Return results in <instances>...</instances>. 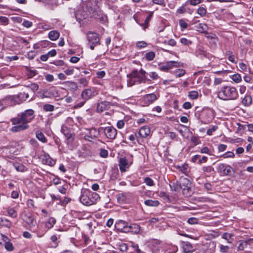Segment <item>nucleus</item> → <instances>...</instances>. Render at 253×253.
<instances>
[{
    "label": "nucleus",
    "instance_id": "nucleus-1",
    "mask_svg": "<svg viewBox=\"0 0 253 253\" xmlns=\"http://www.w3.org/2000/svg\"><path fill=\"white\" fill-rule=\"evenodd\" d=\"M35 111L33 109H27L19 114L15 118L11 119L12 124L15 126L11 128L12 132H18L28 129V123L35 118Z\"/></svg>",
    "mask_w": 253,
    "mask_h": 253
},
{
    "label": "nucleus",
    "instance_id": "nucleus-2",
    "mask_svg": "<svg viewBox=\"0 0 253 253\" xmlns=\"http://www.w3.org/2000/svg\"><path fill=\"white\" fill-rule=\"evenodd\" d=\"M218 97L223 100H236L239 97L237 89L230 85H225L221 87L217 93Z\"/></svg>",
    "mask_w": 253,
    "mask_h": 253
},
{
    "label": "nucleus",
    "instance_id": "nucleus-3",
    "mask_svg": "<svg viewBox=\"0 0 253 253\" xmlns=\"http://www.w3.org/2000/svg\"><path fill=\"white\" fill-rule=\"evenodd\" d=\"M145 74L146 72L142 69L139 71L133 70L129 74L127 75V85L132 86L137 83H145L146 80Z\"/></svg>",
    "mask_w": 253,
    "mask_h": 253
},
{
    "label": "nucleus",
    "instance_id": "nucleus-4",
    "mask_svg": "<svg viewBox=\"0 0 253 253\" xmlns=\"http://www.w3.org/2000/svg\"><path fill=\"white\" fill-rule=\"evenodd\" d=\"M100 199L99 195L95 192L84 190L81 192L80 201L84 205L90 206L96 203Z\"/></svg>",
    "mask_w": 253,
    "mask_h": 253
},
{
    "label": "nucleus",
    "instance_id": "nucleus-5",
    "mask_svg": "<svg viewBox=\"0 0 253 253\" xmlns=\"http://www.w3.org/2000/svg\"><path fill=\"white\" fill-rule=\"evenodd\" d=\"M96 93L94 89L87 88L84 89L81 93V97L83 100L82 101L76 104L74 108L75 109L79 108L82 107L85 102L89 99L92 98L96 95Z\"/></svg>",
    "mask_w": 253,
    "mask_h": 253
},
{
    "label": "nucleus",
    "instance_id": "nucleus-6",
    "mask_svg": "<svg viewBox=\"0 0 253 253\" xmlns=\"http://www.w3.org/2000/svg\"><path fill=\"white\" fill-rule=\"evenodd\" d=\"M25 101L22 92L19 93L17 95H11L4 97L3 102L7 105H13L16 104H20Z\"/></svg>",
    "mask_w": 253,
    "mask_h": 253
},
{
    "label": "nucleus",
    "instance_id": "nucleus-7",
    "mask_svg": "<svg viewBox=\"0 0 253 253\" xmlns=\"http://www.w3.org/2000/svg\"><path fill=\"white\" fill-rule=\"evenodd\" d=\"M87 45L91 50H93L95 46L100 44L98 35L96 33L88 32L87 33Z\"/></svg>",
    "mask_w": 253,
    "mask_h": 253
},
{
    "label": "nucleus",
    "instance_id": "nucleus-8",
    "mask_svg": "<svg viewBox=\"0 0 253 253\" xmlns=\"http://www.w3.org/2000/svg\"><path fill=\"white\" fill-rule=\"evenodd\" d=\"M160 70L162 71L167 72L173 67H178L180 66V63L174 61H170L159 65Z\"/></svg>",
    "mask_w": 253,
    "mask_h": 253
},
{
    "label": "nucleus",
    "instance_id": "nucleus-9",
    "mask_svg": "<svg viewBox=\"0 0 253 253\" xmlns=\"http://www.w3.org/2000/svg\"><path fill=\"white\" fill-rule=\"evenodd\" d=\"M116 229L123 233H127V227L128 223L123 220H118L115 223Z\"/></svg>",
    "mask_w": 253,
    "mask_h": 253
},
{
    "label": "nucleus",
    "instance_id": "nucleus-10",
    "mask_svg": "<svg viewBox=\"0 0 253 253\" xmlns=\"http://www.w3.org/2000/svg\"><path fill=\"white\" fill-rule=\"evenodd\" d=\"M157 99L156 95L154 93H150L145 95L142 100V103L143 106H148L153 103Z\"/></svg>",
    "mask_w": 253,
    "mask_h": 253
},
{
    "label": "nucleus",
    "instance_id": "nucleus-11",
    "mask_svg": "<svg viewBox=\"0 0 253 253\" xmlns=\"http://www.w3.org/2000/svg\"><path fill=\"white\" fill-rule=\"evenodd\" d=\"M61 131L69 142H72L73 141L74 139V134L70 128H68L66 126H63Z\"/></svg>",
    "mask_w": 253,
    "mask_h": 253
},
{
    "label": "nucleus",
    "instance_id": "nucleus-12",
    "mask_svg": "<svg viewBox=\"0 0 253 253\" xmlns=\"http://www.w3.org/2000/svg\"><path fill=\"white\" fill-rule=\"evenodd\" d=\"M104 134L105 136L110 139H114L117 134V130L113 126L105 127Z\"/></svg>",
    "mask_w": 253,
    "mask_h": 253
},
{
    "label": "nucleus",
    "instance_id": "nucleus-13",
    "mask_svg": "<svg viewBox=\"0 0 253 253\" xmlns=\"http://www.w3.org/2000/svg\"><path fill=\"white\" fill-rule=\"evenodd\" d=\"M132 163H129L126 157H121L119 159V166L122 172L126 171V169L130 166Z\"/></svg>",
    "mask_w": 253,
    "mask_h": 253
},
{
    "label": "nucleus",
    "instance_id": "nucleus-14",
    "mask_svg": "<svg viewBox=\"0 0 253 253\" xmlns=\"http://www.w3.org/2000/svg\"><path fill=\"white\" fill-rule=\"evenodd\" d=\"M180 183L182 184L181 190H182L183 194L186 196H190L191 194V188L189 186V180L187 178H184L183 182Z\"/></svg>",
    "mask_w": 253,
    "mask_h": 253
},
{
    "label": "nucleus",
    "instance_id": "nucleus-15",
    "mask_svg": "<svg viewBox=\"0 0 253 253\" xmlns=\"http://www.w3.org/2000/svg\"><path fill=\"white\" fill-rule=\"evenodd\" d=\"M24 220L28 225L29 227L32 229L35 227L37 224V221L33 216L31 214L25 215Z\"/></svg>",
    "mask_w": 253,
    "mask_h": 253
},
{
    "label": "nucleus",
    "instance_id": "nucleus-16",
    "mask_svg": "<svg viewBox=\"0 0 253 253\" xmlns=\"http://www.w3.org/2000/svg\"><path fill=\"white\" fill-rule=\"evenodd\" d=\"M127 228L128 229L127 230V233L131 232L133 234H138L140 232L141 227L136 223H131L130 225L128 224Z\"/></svg>",
    "mask_w": 253,
    "mask_h": 253
},
{
    "label": "nucleus",
    "instance_id": "nucleus-17",
    "mask_svg": "<svg viewBox=\"0 0 253 253\" xmlns=\"http://www.w3.org/2000/svg\"><path fill=\"white\" fill-rule=\"evenodd\" d=\"M151 132L150 128L147 126L141 127L138 132L139 135L141 137L145 138L148 136Z\"/></svg>",
    "mask_w": 253,
    "mask_h": 253
},
{
    "label": "nucleus",
    "instance_id": "nucleus-18",
    "mask_svg": "<svg viewBox=\"0 0 253 253\" xmlns=\"http://www.w3.org/2000/svg\"><path fill=\"white\" fill-rule=\"evenodd\" d=\"M42 162L43 164L50 166H54L55 162L48 154H44L42 156Z\"/></svg>",
    "mask_w": 253,
    "mask_h": 253
},
{
    "label": "nucleus",
    "instance_id": "nucleus-19",
    "mask_svg": "<svg viewBox=\"0 0 253 253\" xmlns=\"http://www.w3.org/2000/svg\"><path fill=\"white\" fill-rule=\"evenodd\" d=\"M181 246L184 253H190L193 250L192 245L188 242H182Z\"/></svg>",
    "mask_w": 253,
    "mask_h": 253
},
{
    "label": "nucleus",
    "instance_id": "nucleus-20",
    "mask_svg": "<svg viewBox=\"0 0 253 253\" xmlns=\"http://www.w3.org/2000/svg\"><path fill=\"white\" fill-rule=\"evenodd\" d=\"M109 103L106 101L101 102L98 104L97 106V111L98 112H102L109 108Z\"/></svg>",
    "mask_w": 253,
    "mask_h": 253
},
{
    "label": "nucleus",
    "instance_id": "nucleus-21",
    "mask_svg": "<svg viewBox=\"0 0 253 253\" xmlns=\"http://www.w3.org/2000/svg\"><path fill=\"white\" fill-rule=\"evenodd\" d=\"M197 30L201 33L207 34V30L208 29L207 24L204 23H199L196 26Z\"/></svg>",
    "mask_w": 253,
    "mask_h": 253
},
{
    "label": "nucleus",
    "instance_id": "nucleus-22",
    "mask_svg": "<svg viewBox=\"0 0 253 253\" xmlns=\"http://www.w3.org/2000/svg\"><path fill=\"white\" fill-rule=\"evenodd\" d=\"M60 36L59 33L56 30H52L49 32L48 38L51 41L57 40Z\"/></svg>",
    "mask_w": 253,
    "mask_h": 253
},
{
    "label": "nucleus",
    "instance_id": "nucleus-23",
    "mask_svg": "<svg viewBox=\"0 0 253 253\" xmlns=\"http://www.w3.org/2000/svg\"><path fill=\"white\" fill-rule=\"evenodd\" d=\"M252 102V97L250 95L247 94L242 99V103L245 106H249Z\"/></svg>",
    "mask_w": 253,
    "mask_h": 253
},
{
    "label": "nucleus",
    "instance_id": "nucleus-24",
    "mask_svg": "<svg viewBox=\"0 0 253 253\" xmlns=\"http://www.w3.org/2000/svg\"><path fill=\"white\" fill-rule=\"evenodd\" d=\"M234 172V169L230 165H226L223 172L224 174L228 176L232 175Z\"/></svg>",
    "mask_w": 253,
    "mask_h": 253
},
{
    "label": "nucleus",
    "instance_id": "nucleus-25",
    "mask_svg": "<svg viewBox=\"0 0 253 253\" xmlns=\"http://www.w3.org/2000/svg\"><path fill=\"white\" fill-rule=\"evenodd\" d=\"M182 184L178 181L173 182L172 184H170V187L172 191L179 192L181 190Z\"/></svg>",
    "mask_w": 253,
    "mask_h": 253
},
{
    "label": "nucleus",
    "instance_id": "nucleus-26",
    "mask_svg": "<svg viewBox=\"0 0 253 253\" xmlns=\"http://www.w3.org/2000/svg\"><path fill=\"white\" fill-rule=\"evenodd\" d=\"M56 219L54 217H50L48 219L47 222L45 223V226L47 229H51L53 227L54 225L56 223Z\"/></svg>",
    "mask_w": 253,
    "mask_h": 253
},
{
    "label": "nucleus",
    "instance_id": "nucleus-27",
    "mask_svg": "<svg viewBox=\"0 0 253 253\" xmlns=\"http://www.w3.org/2000/svg\"><path fill=\"white\" fill-rule=\"evenodd\" d=\"M233 234L229 233H224L222 235V238L227 241L228 243H231L233 240Z\"/></svg>",
    "mask_w": 253,
    "mask_h": 253
},
{
    "label": "nucleus",
    "instance_id": "nucleus-28",
    "mask_svg": "<svg viewBox=\"0 0 253 253\" xmlns=\"http://www.w3.org/2000/svg\"><path fill=\"white\" fill-rule=\"evenodd\" d=\"M144 204L147 206L157 207L159 205L160 202L157 200H147L145 201Z\"/></svg>",
    "mask_w": 253,
    "mask_h": 253
},
{
    "label": "nucleus",
    "instance_id": "nucleus-29",
    "mask_svg": "<svg viewBox=\"0 0 253 253\" xmlns=\"http://www.w3.org/2000/svg\"><path fill=\"white\" fill-rule=\"evenodd\" d=\"M6 211L9 216L12 218H16L17 216V213L16 211L13 208L8 207L6 209Z\"/></svg>",
    "mask_w": 253,
    "mask_h": 253
},
{
    "label": "nucleus",
    "instance_id": "nucleus-30",
    "mask_svg": "<svg viewBox=\"0 0 253 253\" xmlns=\"http://www.w3.org/2000/svg\"><path fill=\"white\" fill-rule=\"evenodd\" d=\"M36 137L41 141L43 143H45L47 141L46 138L44 136L42 132L40 131H37L36 133Z\"/></svg>",
    "mask_w": 253,
    "mask_h": 253
},
{
    "label": "nucleus",
    "instance_id": "nucleus-31",
    "mask_svg": "<svg viewBox=\"0 0 253 253\" xmlns=\"http://www.w3.org/2000/svg\"><path fill=\"white\" fill-rule=\"evenodd\" d=\"M251 241V240L247 241H241L238 247V251H243L247 247L248 243Z\"/></svg>",
    "mask_w": 253,
    "mask_h": 253
},
{
    "label": "nucleus",
    "instance_id": "nucleus-32",
    "mask_svg": "<svg viewBox=\"0 0 253 253\" xmlns=\"http://www.w3.org/2000/svg\"><path fill=\"white\" fill-rule=\"evenodd\" d=\"M67 85L69 89L72 91H75L78 88L77 84L74 82L68 81L67 82Z\"/></svg>",
    "mask_w": 253,
    "mask_h": 253
},
{
    "label": "nucleus",
    "instance_id": "nucleus-33",
    "mask_svg": "<svg viewBox=\"0 0 253 253\" xmlns=\"http://www.w3.org/2000/svg\"><path fill=\"white\" fill-rule=\"evenodd\" d=\"M235 157V154L232 151H227L220 156V158H223L224 159L227 158H233Z\"/></svg>",
    "mask_w": 253,
    "mask_h": 253
},
{
    "label": "nucleus",
    "instance_id": "nucleus-34",
    "mask_svg": "<svg viewBox=\"0 0 253 253\" xmlns=\"http://www.w3.org/2000/svg\"><path fill=\"white\" fill-rule=\"evenodd\" d=\"M94 139L97 138L98 135V132L97 131V129L94 127H92L89 129L88 133Z\"/></svg>",
    "mask_w": 253,
    "mask_h": 253
},
{
    "label": "nucleus",
    "instance_id": "nucleus-35",
    "mask_svg": "<svg viewBox=\"0 0 253 253\" xmlns=\"http://www.w3.org/2000/svg\"><path fill=\"white\" fill-rule=\"evenodd\" d=\"M1 224L7 228H10L12 226L11 222L6 218H3L0 219Z\"/></svg>",
    "mask_w": 253,
    "mask_h": 253
},
{
    "label": "nucleus",
    "instance_id": "nucleus-36",
    "mask_svg": "<svg viewBox=\"0 0 253 253\" xmlns=\"http://www.w3.org/2000/svg\"><path fill=\"white\" fill-rule=\"evenodd\" d=\"M153 15V12H149V14L148 16L147 17L146 19L145 20L144 23L142 24L141 25L144 26V28L145 29L148 26L149 22L150 21L151 17Z\"/></svg>",
    "mask_w": 253,
    "mask_h": 253
},
{
    "label": "nucleus",
    "instance_id": "nucleus-37",
    "mask_svg": "<svg viewBox=\"0 0 253 253\" xmlns=\"http://www.w3.org/2000/svg\"><path fill=\"white\" fill-rule=\"evenodd\" d=\"M178 250V248L176 246H170L168 249H167L164 253H175Z\"/></svg>",
    "mask_w": 253,
    "mask_h": 253
},
{
    "label": "nucleus",
    "instance_id": "nucleus-38",
    "mask_svg": "<svg viewBox=\"0 0 253 253\" xmlns=\"http://www.w3.org/2000/svg\"><path fill=\"white\" fill-rule=\"evenodd\" d=\"M231 79L235 83H239L242 81L241 76L238 73L233 75Z\"/></svg>",
    "mask_w": 253,
    "mask_h": 253
},
{
    "label": "nucleus",
    "instance_id": "nucleus-39",
    "mask_svg": "<svg viewBox=\"0 0 253 253\" xmlns=\"http://www.w3.org/2000/svg\"><path fill=\"white\" fill-rule=\"evenodd\" d=\"M178 169L183 173L187 175L188 173V166L187 164L183 165L181 166H178Z\"/></svg>",
    "mask_w": 253,
    "mask_h": 253
},
{
    "label": "nucleus",
    "instance_id": "nucleus-40",
    "mask_svg": "<svg viewBox=\"0 0 253 253\" xmlns=\"http://www.w3.org/2000/svg\"><path fill=\"white\" fill-rule=\"evenodd\" d=\"M145 58L147 61H151L155 57V53L153 51H150L146 53Z\"/></svg>",
    "mask_w": 253,
    "mask_h": 253
},
{
    "label": "nucleus",
    "instance_id": "nucleus-41",
    "mask_svg": "<svg viewBox=\"0 0 253 253\" xmlns=\"http://www.w3.org/2000/svg\"><path fill=\"white\" fill-rule=\"evenodd\" d=\"M198 95L199 93L197 91L193 90L189 92L188 96L191 99H195L198 98Z\"/></svg>",
    "mask_w": 253,
    "mask_h": 253
},
{
    "label": "nucleus",
    "instance_id": "nucleus-42",
    "mask_svg": "<svg viewBox=\"0 0 253 253\" xmlns=\"http://www.w3.org/2000/svg\"><path fill=\"white\" fill-rule=\"evenodd\" d=\"M197 13L201 17L205 16L207 14V10L204 7L201 6L197 9Z\"/></svg>",
    "mask_w": 253,
    "mask_h": 253
},
{
    "label": "nucleus",
    "instance_id": "nucleus-43",
    "mask_svg": "<svg viewBox=\"0 0 253 253\" xmlns=\"http://www.w3.org/2000/svg\"><path fill=\"white\" fill-rule=\"evenodd\" d=\"M174 73L175 74L176 77L179 78L184 76L185 74V71L182 69H177L174 72Z\"/></svg>",
    "mask_w": 253,
    "mask_h": 253
},
{
    "label": "nucleus",
    "instance_id": "nucleus-44",
    "mask_svg": "<svg viewBox=\"0 0 253 253\" xmlns=\"http://www.w3.org/2000/svg\"><path fill=\"white\" fill-rule=\"evenodd\" d=\"M117 200L119 203H124L126 200V196L123 193L117 195Z\"/></svg>",
    "mask_w": 253,
    "mask_h": 253
},
{
    "label": "nucleus",
    "instance_id": "nucleus-45",
    "mask_svg": "<svg viewBox=\"0 0 253 253\" xmlns=\"http://www.w3.org/2000/svg\"><path fill=\"white\" fill-rule=\"evenodd\" d=\"M144 182L148 186H152L154 185V181L149 177H145L144 178Z\"/></svg>",
    "mask_w": 253,
    "mask_h": 253
},
{
    "label": "nucleus",
    "instance_id": "nucleus-46",
    "mask_svg": "<svg viewBox=\"0 0 253 253\" xmlns=\"http://www.w3.org/2000/svg\"><path fill=\"white\" fill-rule=\"evenodd\" d=\"M191 141L196 146L201 143L199 137L198 136H193L191 138Z\"/></svg>",
    "mask_w": 253,
    "mask_h": 253
},
{
    "label": "nucleus",
    "instance_id": "nucleus-47",
    "mask_svg": "<svg viewBox=\"0 0 253 253\" xmlns=\"http://www.w3.org/2000/svg\"><path fill=\"white\" fill-rule=\"evenodd\" d=\"M43 109L46 112H51L54 110V106L51 104H45L43 106Z\"/></svg>",
    "mask_w": 253,
    "mask_h": 253
},
{
    "label": "nucleus",
    "instance_id": "nucleus-48",
    "mask_svg": "<svg viewBox=\"0 0 253 253\" xmlns=\"http://www.w3.org/2000/svg\"><path fill=\"white\" fill-rule=\"evenodd\" d=\"M4 247L5 249L8 251H12L14 249L12 244L9 241L5 243Z\"/></svg>",
    "mask_w": 253,
    "mask_h": 253
},
{
    "label": "nucleus",
    "instance_id": "nucleus-49",
    "mask_svg": "<svg viewBox=\"0 0 253 253\" xmlns=\"http://www.w3.org/2000/svg\"><path fill=\"white\" fill-rule=\"evenodd\" d=\"M27 87H29L33 92L36 91L39 89V85L36 83L31 84Z\"/></svg>",
    "mask_w": 253,
    "mask_h": 253
},
{
    "label": "nucleus",
    "instance_id": "nucleus-50",
    "mask_svg": "<svg viewBox=\"0 0 253 253\" xmlns=\"http://www.w3.org/2000/svg\"><path fill=\"white\" fill-rule=\"evenodd\" d=\"M218 128V126H214L211 128H209L207 130V134L208 135H211L212 133L215 131Z\"/></svg>",
    "mask_w": 253,
    "mask_h": 253
},
{
    "label": "nucleus",
    "instance_id": "nucleus-51",
    "mask_svg": "<svg viewBox=\"0 0 253 253\" xmlns=\"http://www.w3.org/2000/svg\"><path fill=\"white\" fill-rule=\"evenodd\" d=\"M147 45V43L144 41L138 42L136 44V47L139 49L145 47Z\"/></svg>",
    "mask_w": 253,
    "mask_h": 253
},
{
    "label": "nucleus",
    "instance_id": "nucleus-52",
    "mask_svg": "<svg viewBox=\"0 0 253 253\" xmlns=\"http://www.w3.org/2000/svg\"><path fill=\"white\" fill-rule=\"evenodd\" d=\"M179 25L182 29H185L187 28L188 24L183 19H180L179 21Z\"/></svg>",
    "mask_w": 253,
    "mask_h": 253
},
{
    "label": "nucleus",
    "instance_id": "nucleus-53",
    "mask_svg": "<svg viewBox=\"0 0 253 253\" xmlns=\"http://www.w3.org/2000/svg\"><path fill=\"white\" fill-rule=\"evenodd\" d=\"M227 145L224 144H220L218 146V151L219 152H222L225 151L227 149Z\"/></svg>",
    "mask_w": 253,
    "mask_h": 253
},
{
    "label": "nucleus",
    "instance_id": "nucleus-54",
    "mask_svg": "<svg viewBox=\"0 0 253 253\" xmlns=\"http://www.w3.org/2000/svg\"><path fill=\"white\" fill-rule=\"evenodd\" d=\"M198 219L195 217H190L187 220V222L190 224H195L198 223Z\"/></svg>",
    "mask_w": 253,
    "mask_h": 253
},
{
    "label": "nucleus",
    "instance_id": "nucleus-55",
    "mask_svg": "<svg viewBox=\"0 0 253 253\" xmlns=\"http://www.w3.org/2000/svg\"><path fill=\"white\" fill-rule=\"evenodd\" d=\"M14 167L17 171H23L25 169V167L21 164H15Z\"/></svg>",
    "mask_w": 253,
    "mask_h": 253
},
{
    "label": "nucleus",
    "instance_id": "nucleus-56",
    "mask_svg": "<svg viewBox=\"0 0 253 253\" xmlns=\"http://www.w3.org/2000/svg\"><path fill=\"white\" fill-rule=\"evenodd\" d=\"M180 42L184 44V45H188L189 44H191L192 43V42L187 40V39L186 38H181L180 40Z\"/></svg>",
    "mask_w": 253,
    "mask_h": 253
},
{
    "label": "nucleus",
    "instance_id": "nucleus-57",
    "mask_svg": "<svg viewBox=\"0 0 253 253\" xmlns=\"http://www.w3.org/2000/svg\"><path fill=\"white\" fill-rule=\"evenodd\" d=\"M108 151L104 149H102L100 150V156L104 158H105L108 157Z\"/></svg>",
    "mask_w": 253,
    "mask_h": 253
},
{
    "label": "nucleus",
    "instance_id": "nucleus-58",
    "mask_svg": "<svg viewBox=\"0 0 253 253\" xmlns=\"http://www.w3.org/2000/svg\"><path fill=\"white\" fill-rule=\"evenodd\" d=\"M71 201V199L68 197H65L63 200H60V203L59 204L61 206H64L69 203Z\"/></svg>",
    "mask_w": 253,
    "mask_h": 253
},
{
    "label": "nucleus",
    "instance_id": "nucleus-59",
    "mask_svg": "<svg viewBox=\"0 0 253 253\" xmlns=\"http://www.w3.org/2000/svg\"><path fill=\"white\" fill-rule=\"evenodd\" d=\"M148 75L153 80H156V79H158L159 78V76H158V74L154 72H150V73L148 74Z\"/></svg>",
    "mask_w": 253,
    "mask_h": 253
},
{
    "label": "nucleus",
    "instance_id": "nucleus-60",
    "mask_svg": "<svg viewBox=\"0 0 253 253\" xmlns=\"http://www.w3.org/2000/svg\"><path fill=\"white\" fill-rule=\"evenodd\" d=\"M22 25L26 28H30L32 26L33 23L28 20H24Z\"/></svg>",
    "mask_w": 253,
    "mask_h": 253
},
{
    "label": "nucleus",
    "instance_id": "nucleus-61",
    "mask_svg": "<svg viewBox=\"0 0 253 253\" xmlns=\"http://www.w3.org/2000/svg\"><path fill=\"white\" fill-rule=\"evenodd\" d=\"M201 153H205V154H208L209 155H211V153L209 149L207 147H204L201 150Z\"/></svg>",
    "mask_w": 253,
    "mask_h": 253
},
{
    "label": "nucleus",
    "instance_id": "nucleus-62",
    "mask_svg": "<svg viewBox=\"0 0 253 253\" xmlns=\"http://www.w3.org/2000/svg\"><path fill=\"white\" fill-rule=\"evenodd\" d=\"M239 67L243 71H246L247 70V65L244 63H240L239 64Z\"/></svg>",
    "mask_w": 253,
    "mask_h": 253
},
{
    "label": "nucleus",
    "instance_id": "nucleus-63",
    "mask_svg": "<svg viewBox=\"0 0 253 253\" xmlns=\"http://www.w3.org/2000/svg\"><path fill=\"white\" fill-rule=\"evenodd\" d=\"M45 79L47 81L51 82L54 80V77L52 75L47 74L45 76Z\"/></svg>",
    "mask_w": 253,
    "mask_h": 253
},
{
    "label": "nucleus",
    "instance_id": "nucleus-64",
    "mask_svg": "<svg viewBox=\"0 0 253 253\" xmlns=\"http://www.w3.org/2000/svg\"><path fill=\"white\" fill-rule=\"evenodd\" d=\"M182 107L185 109H189L192 107V105L189 102H185L183 103Z\"/></svg>",
    "mask_w": 253,
    "mask_h": 253
}]
</instances>
